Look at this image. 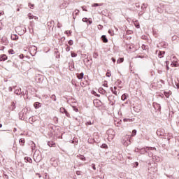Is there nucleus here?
I'll return each mask as SVG.
<instances>
[{
  "label": "nucleus",
  "mask_w": 179,
  "mask_h": 179,
  "mask_svg": "<svg viewBox=\"0 0 179 179\" xmlns=\"http://www.w3.org/2000/svg\"><path fill=\"white\" fill-rule=\"evenodd\" d=\"M66 51H67V52L71 51V47L67 46V47L66 48Z\"/></svg>",
  "instance_id": "48"
},
{
  "label": "nucleus",
  "mask_w": 179,
  "mask_h": 179,
  "mask_svg": "<svg viewBox=\"0 0 179 179\" xmlns=\"http://www.w3.org/2000/svg\"><path fill=\"white\" fill-rule=\"evenodd\" d=\"M123 121H129V122H131V119H124V120Z\"/></svg>",
  "instance_id": "58"
},
{
  "label": "nucleus",
  "mask_w": 179,
  "mask_h": 179,
  "mask_svg": "<svg viewBox=\"0 0 179 179\" xmlns=\"http://www.w3.org/2000/svg\"><path fill=\"white\" fill-rule=\"evenodd\" d=\"M92 167L93 170H96V164H92Z\"/></svg>",
  "instance_id": "51"
},
{
  "label": "nucleus",
  "mask_w": 179,
  "mask_h": 179,
  "mask_svg": "<svg viewBox=\"0 0 179 179\" xmlns=\"http://www.w3.org/2000/svg\"><path fill=\"white\" fill-rule=\"evenodd\" d=\"M101 40L103 43H108V39H107V37L106 36V35H103L101 36Z\"/></svg>",
  "instance_id": "17"
},
{
  "label": "nucleus",
  "mask_w": 179,
  "mask_h": 179,
  "mask_svg": "<svg viewBox=\"0 0 179 179\" xmlns=\"http://www.w3.org/2000/svg\"><path fill=\"white\" fill-rule=\"evenodd\" d=\"M136 58H145L144 56H137Z\"/></svg>",
  "instance_id": "60"
},
{
  "label": "nucleus",
  "mask_w": 179,
  "mask_h": 179,
  "mask_svg": "<svg viewBox=\"0 0 179 179\" xmlns=\"http://www.w3.org/2000/svg\"><path fill=\"white\" fill-rule=\"evenodd\" d=\"M152 160H154V162H157V163H159V162H160V157L156 156V155H152Z\"/></svg>",
  "instance_id": "13"
},
{
  "label": "nucleus",
  "mask_w": 179,
  "mask_h": 179,
  "mask_svg": "<svg viewBox=\"0 0 179 179\" xmlns=\"http://www.w3.org/2000/svg\"><path fill=\"white\" fill-rule=\"evenodd\" d=\"M113 62H115V59L114 57L112 58Z\"/></svg>",
  "instance_id": "64"
},
{
  "label": "nucleus",
  "mask_w": 179,
  "mask_h": 179,
  "mask_svg": "<svg viewBox=\"0 0 179 179\" xmlns=\"http://www.w3.org/2000/svg\"><path fill=\"white\" fill-rule=\"evenodd\" d=\"M86 125H92V122H87L86 123Z\"/></svg>",
  "instance_id": "55"
},
{
  "label": "nucleus",
  "mask_w": 179,
  "mask_h": 179,
  "mask_svg": "<svg viewBox=\"0 0 179 179\" xmlns=\"http://www.w3.org/2000/svg\"><path fill=\"white\" fill-rule=\"evenodd\" d=\"M79 16V10L76 9L73 12V19H76V17Z\"/></svg>",
  "instance_id": "11"
},
{
  "label": "nucleus",
  "mask_w": 179,
  "mask_h": 179,
  "mask_svg": "<svg viewBox=\"0 0 179 179\" xmlns=\"http://www.w3.org/2000/svg\"><path fill=\"white\" fill-rule=\"evenodd\" d=\"M108 141H113L115 136V132L113 129H109L107 131Z\"/></svg>",
  "instance_id": "2"
},
{
  "label": "nucleus",
  "mask_w": 179,
  "mask_h": 179,
  "mask_svg": "<svg viewBox=\"0 0 179 179\" xmlns=\"http://www.w3.org/2000/svg\"><path fill=\"white\" fill-rule=\"evenodd\" d=\"M148 171L150 174H152V173H157V164H154V166L149 168Z\"/></svg>",
  "instance_id": "6"
},
{
  "label": "nucleus",
  "mask_w": 179,
  "mask_h": 179,
  "mask_svg": "<svg viewBox=\"0 0 179 179\" xmlns=\"http://www.w3.org/2000/svg\"><path fill=\"white\" fill-rule=\"evenodd\" d=\"M141 148H136L135 150H134V152H137V153H139V152H141Z\"/></svg>",
  "instance_id": "38"
},
{
  "label": "nucleus",
  "mask_w": 179,
  "mask_h": 179,
  "mask_svg": "<svg viewBox=\"0 0 179 179\" xmlns=\"http://www.w3.org/2000/svg\"><path fill=\"white\" fill-rule=\"evenodd\" d=\"M103 3H95L92 4V6L96 8L97 6H103Z\"/></svg>",
  "instance_id": "24"
},
{
  "label": "nucleus",
  "mask_w": 179,
  "mask_h": 179,
  "mask_svg": "<svg viewBox=\"0 0 179 179\" xmlns=\"http://www.w3.org/2000/svg\"><path fill=\"white\" fill-rule=\"evenodd\" d=\"M9 54H15V51L12 49L8 50Z\"/></svg>",
  "instance_id": "44"
},
{
  "label": "nucleus",
  "mask_w": 179,
  "mask_h": 179,
  "mask_svg": "<svg viewBox=\"0 0 179 179\" xmlns=\"http://www.w3.org/2000/svg\"><path fill=\"white\" fill-rule=\"evenodd\" d=\"M8 59V56L6 55H2L1 57V61H6Z\"/></svg>",
  "instance_id": "23"
},
{
  "label": "nucleus",
  "mask_w": 179,
  "mask_h": 179,
  "mask_svg": "<svg viewBox=\"0 0 179 179\" xmlns=\"http://www.w3.org/2000/svg\"><path fill=\"white\" fill-rule=\"evenodd\" d=\"M35 121H36L35 117H31L29 119V122H30V124H33V122H34Z\"/></svg>",
  "instance_id": "20"
},
{
  "label": "nucleus",
  "mask_w": 179,
  "mask_h": 179,
  "mask_svg": "<svg viewBox=\"0 0 179 179\" xmlns=\"http://www.w3.org/2000/svg\"><path fill=\"white\" fill-rule=\"evenodd\" d=\"M64 33H65V34H67V36H69V34H72V31H66Z\"/></svg>",
  "instance_id": "41"
},
{
  "label": "nucleus",
  "mask_w": 179,
  "mask_h": 179,
  "mask_svg": "<svg viewBox=\"0 0 179 179\" xmlns=\"http://www.w3.org/2000/svg\"><path fill=\"white\" fill-rule=\"evenodd\" d=\"M153 107L155 110H157V111H160V110H162V107L160 106V104L157 103H154Z\"/></svg>",
  "instance_id": "10"
},
{
  "label": "nucleus",
  "mask_w": 179,
  "mask_h": 179,
  "mask_svg": "<svg viewBox=\"0 0 179 179\" xmlns=\"http://www.w3.org/2000/svg\"><path fill=\"white\" fill-rule=\"evenodd\" d=\"M28 17L29 19L31 20V19H38V17H37L36 16H34L33 15H31V13H29L28 14Z\"/></svg>",
  "instance_id": "18"
},
{
  "label": "nucleus",
  "mask_w": 179,
  "mask_h": 179,
  "mask_svg": "<svg viewBox=\"0 0 179 179\" xmlns=\"http://www.w3.org/2000/svg\"><path fill=\"white\" fill-rule=\"evenodd\" d=\"M83 22H87V17L83 18Z\"/></svg>",
  "instance_id": "52"
},
{
  "label": "nucleus",
  "mask_w": 179,
  "mask_h": 179,
  "mask_svg": "<svg viewBox=\"0 0 179 179\" xmlns=\"http://www.w3.org/2000/svg\"><path fill=\"white\" fill-rule=\"evenodd\" d=\"M164 95L166 96V97H169L170 92H164Z\"/></svg>",
  "instance_id": "45"
},
{
  "label": "nucleus",
  "mask_w": 179,
  "mask_h": 179,
  "mask_svg": "<svg viewBox=\"0 0 179 179\" xmlns=\"http://www.w3.org/2000/svg\"><path fill=\"white\" fill-rule=\"evenodd\" d=\"M71 57H72V58H75L76 57H78V54H76L73 52H71Z\"/></svg>",
  "instance_id": "36"
},
{
  "label": "nucleus",
  "mask_w": 179,
  "mask_h": 179,
  "mask_svg": "<svg viewBox=\"0 0 179 179\" xmlns=\"http://www.w3.org/2000/svg\"><path fill=\"white\" fill-rule=\"evenodd\" d=\"M144 13H145V12H143V11H141V12L138 13V15H142V14Z\"/></svg>",
  "instance_id": "62"
},
{
  "label": "nucleus",
  "mask_w": 179,
  "mask_h": 179,
  "mask_svg": "<svg viewBox=\"0 0 179 179\" xmlns=\"http://www.w3.org/2000/svg\"><path fill=\"white\" fill-rule=\"evenodd\" d=\"M73 111H75L76 113H78V111H79V109H78V108H76V106H73Z\"/></svg>",
  "instance_id": "40"
},
{
  "label": "nucleus",
  "mask_w": 179,
  "mask_h": 179,
  "mask_svg": "<svg viewBox=\"0 0 179 179\" xmlns=\"http://www.w3.org/2000/svg\"><path fill=\"white\" fill-rule=\"evenodd\" d=\"M108 33L110 34V36H114V31L109 29Z\"/></svg>",
  "instance_id": "39"
},
{
  "label": "nucleus",
  "mask_w": 179,
  "mask_h": 179,
  "mask_svg": "<svg viewBox=\"0 0 179 179\" xmlns=\"http://www.w3.org/2000/svg\"><path fill=\"white\" fill-rule=\"evenodd\" d=\"M41 152L40 150H36L34 154V160L36 162V163H40L41 162Z\"/></svg>",
  "instance_id": "1"
},
{
  "label": "nucleus",
  "mask_w": 179,
  "mask_h": 179,
  "mask_svg": "<svg viewBox=\"0 0 179 179\" xmlns=\"http://www.w3.org/2000/svg\"><path fill=\"white\" fill-rule=\"evenodd\" d=\"M59 111H60V113H62V114H66V115L68 117H71L69 115V113H68V111H66V109H65V108H60Z\"/></svg>",
  "instance_id": "8"
},
{
  "label": "nucleus",
  "mask_w": 179,
  "mask_h": 179,
  "mask_svg": "<svg viewBox=\"0 0 179 179\" xmlns=\"http://www.w3.org/2000/svg\"><path fill=\"white\" fill-rule=\"evenodd\" d=\"M24 143H25L24 138H21L19 140V143L21 146H24Z\"/></svg>",
  "instance_id": "19"
},
{
  "label": "nucleus",
  "mask_w": 179,
  "mask_h": 179,
  "mask_svg": "<svg viewBox=\"0 0 179 179\" xmlns=\"http://www.w3.org/2000/svg\"><path fill=\"white\" fill-rule=\"evenodd\" d=\"M81 8H82L83 10H84V12H87V9H86L85 6H83Z\"/></svg>",
  "instance_id": "42"
},
{
  "label": "nucleus",
  "mask_w": 179,
  "mask_h": 179,
  "mask_svg": "<svg viewBox=\"0 0 179 179\" xmlns=\"http://www.w3.org/2000/svg\"><path fill=\"white\" fill-rule=\"evenodd\" d=\"M122 62H124V58H120L119 59H117V64H121V63H122Z\"/></svg>",
  "instance_id": "32"
},
{
  "label": "nucleus",
  "mask_w": 179,
  "mask_h": 179,
  "mask_svg": "<svg viewBox=\"0 0 179 179\" xmlns=\"http://www.w3.org/2000/svg\"><path fill=\"white\" fill-rule=\"evenodd\" d=\"M26 111H27V108H24L22 110V111H21L19 113L20 118L21 117V120H23V119L26 118Z\"/></svg>",
  "instance_id": "7"
},
{
  "label": "nucleus",
  "mask_w": 179,
  "mask_h": 179,
  "mask_svg": "<svg viewBox=\"0 0 179 179\" xmlns=\"http://www.w3.org/2000/svg\"><path fill=\"white\" fill-rule=\"evenodd\" d=\"M77 157H79L80 160H86V157H85V156L83 155H78Z\"/></svg>",
  "instance_id": "29"
},
{
  "label": "nucleus",
  "mask_w": 179,
  "mask_h": 179,
  "mask_svg": "<svg viewBox=\"0 0 179 179\" xmlns=\"http://www.w3.org/2000/svg\"><path fill=\"white\" fill-rule=\"evenodd\" d=\"M127 97H128V95L127 94H124L122 95V100L123 101H125V99H127Z\"/></svg>",
  "instance_id": "27"
},
{
  "label": "nucleus",
  "mask_w": 179,
  "mask_h": 179,
  "mask_svg": "<svg viewBox=\"0 0 179 179\" xmlns=\"http://www.w3.org/2000/svg\"><path fill=\"white\" fill-rule=\"evenodd\" d=\"M136 135V129H134L132 131V134H131V136H135Z\"/></svg>",
  "instance_id": "37"
},
{
  "label": "nucleus",
  "mask_w": 179,
  "mask_h": 179,
  "mask_svg": "<svg viewBox=\"0 0 179 179\" xmlns=\"http://www.w3.org/2000/svg\"><path fill=\"white\" fill-rule=\"evenodd\" d=\"M14 89H15L14 93H15V94H17V96H19V95H20V94H24V93H23V92H22V89H20V88H19V87H18V88L14 87Z\"/></svg>",
  "instance_id": "9"
},
{
  "label": "nucleus",
  "mask_w": 179,
  "mask_h": 179,
  "mask_svg": "<svg viewBox=\"0 0 179 179\" xmlns=\"http://www.w3.org/2000/svg\"><path fill=\"white\" fill-rule=\"evenodd\" d=\"M139 153L140 155H145V153H148V148H141Z\"/></svg>",
  "instance_id": "12"
},
{
  "label": "nucleus",
  "mask_w": 179,
  "mask_h": 179,
  "mask_svg": "<svg viewBox=\"0 0 179 179\" xmlns=\"http://www.w3.org/2000/svg\"><path fill=\"white\" fill-rule=\"evenodd\" d=\"M148 150L147 153L148 154L149 157H152L153 156V150H156L155 148L153 147H146Z\"/></svg>",
  "instance_id": "4"
},
{
  "label": "nucleus",
  "mask_w": 179,
  "mask_h": 179,
  "mask_svg": "<svg viewBox=\"0 0 179 179\" xmlns=\"http://www.w3.org/2000/svg\"><path fill=\"white\" fill-rule=\"evenodd\" d=\"M36 176H38V177H39V178H41V175H40V173H36Z\"/></svg>",
  "instance_id": "63"
},
{
  "label": "nucleus",
  "mask_w": 179,
  "mask_h": 179,
  "mask_svg": "<svg viewBox=\"0 0 179 179\" xmlns=\"http://www.w3.org/2000/svg\"><path fill=\"white\" fill-rule=\"evenodd\" d=\"M11 38H12V40H17V38H19V37L16 35H13V36H11Z\"/></svg>",
  "instance_id": "35"
},
{
  "label": "nucleus",
  "mask_w": 179,
  "mask_h": 179,
  "mask_svg": "<svg viewBox=\"0 0 179 179\" xmlns=\"http://www.w3.org/2000/svg\"><path fill=\"white\" fill-rule=\"evenodd\" d=\"M136 8H141V4L139 3H136Z\"/></svg>",
  "instance_id": "50"
},
{
  "label": "nucleus",
  "mask_w": 179,
  "mask_h": 179,
  "mask_svg": "<svg viewBox=\"0 0 179 179\" xmlns=\"http://www.w3.org/2000/svg\"><path fill=\"white\" fill-rule=\"evenodd\" d=\"M0 30H2V23L0 21Z\"/></svg>",
  "instance_id": "61"
},
{
  "label": "nucleus",
  "mask_w": 179,
  "mask_h": 179,
  "mask_svg": "<svg viewBox=\"0 0 179 179\" xmlns=\"http://www.w3.org/2000/svg\"><path fill=\"white\" fill-rule=\"evenodd\" d=\"M106 90L101 88L99 89V93H101L102 94H106Z\"/></svg>",
  "instance_id": "31"
},
{
  "label": "nucleus",
  "mask_w": 179,
  "mask_h": 179,
  "mask_svg": "<svg viewBox=\"0 0 179 179\" xmlns=\"http://www.w3.org/2000/svg\"><path fill=\"white\" fill-rule=\"evenodd\" d=\"M31 145L32 150H34L36 148V144H34V142L31 141Z\"/></svg>",
  "instance_id": "34"
},
{
  "label": "nucleus",
  "mask_w": 179,
  "mask_h": 179,
  "mask_svg": "<svg viewBox=\"0 0 179 179\" xmlns=\"http://www.w3.org/2000/svg\"><path fill=\"white\" fill-rule=\"evenodd\" d=\"M50 98L52 99V100H53L54 101H57V96H55V94H52Z\"/></svg>",
  "instance_id": "33"
},
{
  "label": "nucleus",
  "mask_w": 179,
  "mask_h": 179,
  "mask_svg": "<svg viewBox=\"0 0 179 179\" xmlns=\"http://www.w3.org/2000/svg\"><path fill=\"white\" fill-rule=\"evenodd\" d=\"M164 54H166V52L159 51L158 53L159 58H163V55H164Z\"/></svg>",
  "instance_id": "21"
},
{
  "label": "nucleus",
  "mask_w": 179,
  "mask_h": 179,
  "mask_svg": "<svg viewBox=\"0 0 179 179\" xmlns=\"http://www.w3.org/2000/svg\"><path fill=\"white\" fill-rule=\"evenodd\" d=\"M148 8V4L143 3L141 6V10H143V12H145V10H146Z\"/></svg>",
  "instance_id": "16"
},
{
  "label": "nucleus",
  "mask_w": 179,
  "mask_h": 179,
  "mask_svg": "<svg viewBox=\"0 0 179 179\" xmlns=\"http://www.w3.org/2000/svg\"><path fill=\"white\" fill-rule=\"evenodd\" d=\"M48 145L50 148H52V146H55V143L54 141H49L48 142Z\"/></svg>",
  "instance_id": "22"
},
{
  "label": "nucleus",
  "mask_w": 179,
  "mask_h": 179,
  "mask_svg": "<svg viewBox=\"0 0 179 179\" xmlns=\"http://www.w3.org/2000/svg\"><path fill=\"white\" fill-rule=\"evenodd\" d=\"M34 107L37 110V108H40V107H41V103L39 102H35L34 103Z\"/></svg>",
  "instance_id": "14"
},
{
  "label": "nucleus",
  "mask_w": 179,
  "mask_h": 179,
  "mask_svg": "<svg viewBox=\"0 0 179 179\" xmlns=\"http://www.w3.org/2000/svg\"><path fill=\"white\" fill-rule=\"evenodd\" d=\"M106 76H107L108 78H110V76H111V73L107 72V73H106Z\"/></svg>",
  "instance_id": "49"
},
{
  "label": "nucleus",
  "mask_w": 179,
  "mask_h": 179,
  "mask_svg": "<svg viewBox=\"0 0 179 179\" xmlns=\"http://www.w3.org/2000/svg\"><path fill=\"white\" fill-rule=\"evenodd\" d=\"M83 73H80V74H78L77 75V78H78V79H83Z\"/></svg>",
  "instance_id": "28"
},
{
  "label": "nucleus",
  "mask_w": 179,
  "mask_h": 179,
  "mask_svg": "<svg viewBox=\"0 0 179 179\" xmlns=\"http://www.w3.org/2000/svg\"><path fill=\"white\" fill-rule=\"evenodd\" d=\"M117 83L118 85H121V80H118L117 81Z\"/></svg>",
  "instance_id": "59"
},
{
  "label": "nucleus",
  "mask_w": 179,
  "mask_h": 179,
  "mask_svg": "<svg viewBox=\"0 0 179 179\" xmlns=\"http://www.w3.org/2000/svg\"><path fill=\"white\" fill-rule=\"evenodd\" d=\"M122 143L124 146H128L131 145V140L129 139V136H125L122 141Z\"/></svg>",
  "instance_id": "5"
},
{
  "label": "nucleus",
  "mask_w": 179,
  "mask_h": 179,
  "mask_svg": "<svg viewBox=\"0 0 179 179\" xmlns=\"http://www.w3.org/2000/svg\"><path fill=\"white\" fill-rule=\"evenodd\" d=\"M99 103H100V101L99 100H94V105L97 107L99 106Z\"/></svg>",
  "instance_id": "30"
},
{
  "label": "nucleus",
  "mask_w": 179,
  "mask_h": 179,
  "mask_svg": "<svg viewBox=\"0 0 179 179\" xmlns=\"http://www.w3.org/2000/svg\"><path fill=\"white\" fill-rule=\"evenodd\" d=\"M25 160H27V162L28 163H33V159H31V158L27 157H25Z\"/></svg>",
  "instance_id": "26"
},
{
  "label": "nucleus",
  "mask_w": 179,
  "mask_h": 179,
  "mask_svg": "<svg viewBox=\"0 0 179 179\" xmlns=\"http://www.w3.org/2000/svg\"><path fill=\"white\" fill-rule=\"evenodd\" d=\"M10 110H12V111H13L15 108H16V106H15V102H13L12 103H11V106H10Z\"/></svg>",
  "instance_id": "25"
},
{
  "label": "nucleus",
  "mask_w": 179,
  "mask_h": 179,
  "mask_svg": "<svg viewBox=\"0 0 179 179\" xmlns=\"http://www.w3.org/2000/svg\"><path fill=\"white\" fill-rule=\"evenodd\" d=\"M63 6H65V8H66V6H68V3H66V2L63 3Z\"/></svg>",
  "instance_id": "53"
},
{
  "label": "nucleus",
  "mask_w": 179,
  "mask_h": 179,
  "mask_svg": "<svg viewBox=\"0 0 179 179\" xmlns=\"http://www.w3.org/2000/svg\"><path fill=\"white\" fill-rule=\"evenodd\" d=\"M8 90H9V92H12V90H13V88H12V87H8Z\"/></svg>",
  "instance_id": "54"
},
{
  "label": "nucleus",
  "mask_w": 179,
  "mask_h": 179,
  "mask_svg": "<svg viewBox=\"0 0 179 179\" xmlns=\"http://www.w3.org/2000/svg\"><path fill=\"white\" fill-rule=\"evenodd\" d=\"M110 89H111V92L113 93V94H115V96H117L118 94V91H117V87H114L113 89V87H111Z\"/></svg>",
  "instance_id": "15"
},
{
  "label": "nucleus",
  "mask_w": 179,
  "mask_h": 179,
  "mask_svg": "<svg viewBox=\"0 0 179 179\" xmlns=\"http://www.w3.org/2000/svg\"><path fill=\"white\" fill-rule=\"evenodd\" d=\"M108 141H113L115 136V132L113 129H109L107 131Z\"/></svg>",
  "instance_id": "3"
},
{
  "label": "nucleus",
  "mask_w": 179,
  "mask_h": 179,
  "mask_svg": "<svg viewBox=\"0 0 179 179\" xmlns=\"http://www.w3.org/2000/svg\"><path fill=\"white\" fill-rule=\"evenodd\" d=\"M54 120H55V121H57V122H58V117H54Z\"/></svg>",
  "instance_id": "56"
},
{
  "label": "nucleus",
  "mask_w": 179,
  "mask_h": 179,
  "mask_svg": "<svg viewBox=\"0 0 179 179\" xmlns=\"http://www.w3.org/2000/svg\"><path fill=\"white\" fill-rule=\"evenodd\" d=\"M69 45H73V41L70 40V41H69Z\"/></svg>",
  "instance_id": "47"
},
{
  "label": "nucleus",
  "mask_w": 179,
  "mask_h": 179,
  "mask_svg": "<svg viewBox=\"0 0 179 179\" xmlns=\"http://www.w3.org/2000/svg\"><path fill=\"white\" fill-rule=\"evenodd\" d=\"M61 27H62L61 24H60V23H58V24H57V27H58L59 29H60Z\"/></svg>",
  "instance_id": "57"
},
{
  "label": "nucleus",
  "mask_w": 179,
  "mask_h": 179,
  "mask_svg": "<svg viewBox=\"0 0 179 179\" xmlns=\"http://www.w3.org/2000/svg\"><path fill=\"white\" fill-rule=\"evenodd\" d=\"M29 7L31 8V9H33V8H34V4H31V3H29Z\"/></svg>",
  "instance_id": "43"
},
{
  "label": "nucleus",
  "mask_w": 179,
  "mask_h": 179,
  "mask_svg": "<svg viewBox=\"0 0 179 179\" xmlns=\"http://www.w3.org/2000/svg\"><path fill=\"white\" fill-rule=\"evenodd\" d=\"M141 48H142L143 50H146V49L148 48V46H146V45H143L142 47H141Z\"/></svg>",
  "instance_id": "46"
}]
</instances>
